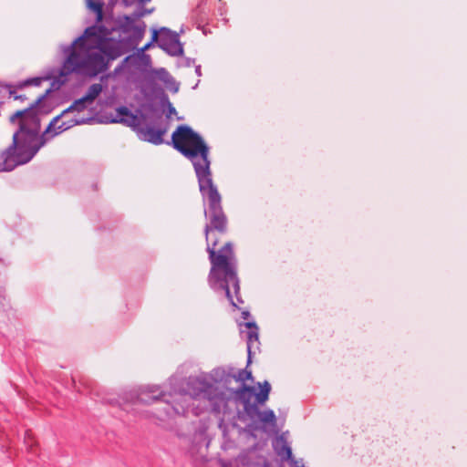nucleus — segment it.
<instances>
[{
    "instance_id": "1",
    "label": "nucleus",
    "mask_w": 467,
    "mask_h": 467,
    "mask_svg": "<svg viewBox=\"0 0 467 467\" xmlns=\"http://www.w3.org/2000/svg\"><path fill=\"white\" fill-rule=\"evenodd\" d=\"M182 155L190 159L195 168L199 187L202 196L209 203L210 225L205 227L207 251L210 254L212 268L209 275V284L213 289H223L233 306H236L231 287L234 294L239 292V281L235 272L234 255L230 243L226 244L216 254L214 247L217 239H212V230L223 233L226 229V217L221 206V195L213 185L209 171V148H176Z\"/></svg>"
},
{
    "instance_id": "2",
    "label": "nucleus",
    "mask_w": 467,
    "mask_h": 467,
    "mask_svg": "<svg viewBox=\"0 0 467 467\" xmlns=\"http://www.w3.org/2000/svg\"><path fill=\"white\" fill-rule=\"evenodd\" d=\"M101 37L98 32L87 33L86 28L70 45H60V48L65 55L75 54L78 61L86 64L85 67H95L99 75L108 70L109 62L115 60L118 53L117 48L106 46Z\"/></svg>"
},
{
    "instance_id": "3",
    "label": "nucleus",
    "mask_w": 467,
    "mask_h": 467,
    "mask_svg": "<svg viewBox=\"0 0 467 467\" xmlns=\"http://www.w3.org/2000/svg\"><path fill=\"white\" fill-rule=\"evenodd\" d=\"M84 65L85 64L77 60L75 54L65 55L62 65L57 70L58 75L56 77L51 76L50 87L41 94L38 99L43 102L52 92L58 90L63 85H65L67 81V77L73 73L88 76L89 78H95L99 75L98 69L92 67L93 69L90 70L91 67H85ZM50 75H52V73H50Z\"/></svg>"
},
{
    "instance_id": "4",
    "label": "nucleus",
    "mask_w": 467,
    "mask_h": 467,
    "mask_svg": "<svg viewBox=\"0 0 467 467\" xmlns=\"http://www.w3.org/2000/svg\"><path fill=\"white\" fill-rule=\"evenodd\" d=\"M115 28L122 34L124 36L117 38L119 43L120 50H123V54L135 49L140 42L144 37L146 32V24L144 21H140L139 24H135V21L129 15L119 16L115 21Z\"/></svg>"
},
{
    "instance_id": "5",
    "label": "nucleus",
    "mask_w": 467,
    "mask_h": 467,
    "mask_svg": "<svg viewBox=\"0 0 467 467\" xmlns=\"http://www.w3.org/2000/svg\"><path fill=\"white\" fill-rule=\"evenodd\" d=\"M150 90L144 93L145 101L140 103L136 112L140 114L142 120L149 118H159L162 114L161 109V96L157 91V88H162L156 83L153 79H150Z\"/></svg>"
},
{
    "instance_id": "6",
    "label": "nucleus",
    "mask_w": 467,
    "mask_h": 467,
    "mask_svg": "<svg viewBox=\"0 0 467 467\" xmlns=\"http://www.w3.org/2000/svg\"><path fill=\"white\" fill-rule=\"evenodd\" d=\"M158 42L156 46L171 57H182L184 54L183 44L180 40V35L166 26L159 29Z\"/></svg>"
},
{
    "instance_id": "7",
    "label": "nucleus",
    "mask_w": 467,
    "mask_h": 467,
    "mask_svg": "<svg viewBox=\"0 0 467 467\" xmlns=\"http://www.w3.org/2000/svg\"><path fill=\"white\" fill-rule=\"evenodd\" d=\"M40 127L31 129L24 120L19 121V128L14 133L9 146H44L47 143L43 134L39 133Z\"/></svg>"
},
{
    "instance_id": "8",
    "label": "nucleus",
    "mask_w": 467,
    "mask_h": 467,
    "mask_svg": "<svg viewBox=\"0 0 467 467\" xmlns=\"http://www.w3.org/2000/svg\"><path fill=\"white\" fill-rule=\"evenodd\" d=\"M39 148H7L1 156L0 171H11L16 165L29 161Z\"/></svg>"
},
{
    "instance_id": "9",
    "label": "nucleus",
    "mask_w": 467,
    "mask_h": 467,
    "mask_svg": "<svg viewBox=\"0 0 467 467\" xmlns=\"http://www.w3.org/2000/svg\"><path fill=\"white\" fill-rule=\"evenodd\" d=\"M171 146H208L202 136L188 124H180L171 134Z\"/></svg>"
},
{
    "instance_id": "10",
    "label": "nucleus",
    "mask_w": 467,
    "mask_h": 467,
    "mask_svg": "<svg viewBox=\"0 0 467 467\" xmlns=\"http://www.w3.org/2000/svg\"><path fill=\"white\" fill-rule=\"evenodd\" d=\"M102 20L100 22H97L87 27V33H93L98 32L99 36H102V40L105 43L106 46H112L113 47L117 48L115 52H119L114 57L115 59L121 57L123 55V50H120L119 43H118L117 38L110 36L113 31H116L115 26L111 28H109L108 26L101 24Z\"/></svg>"
},
{
    "instance_id": "11",
    "label": "nucleus",
    "mask_w": 467,
    "mask_h": 467,
    "mask_svg": "<svg viewBox=\"0 0 467 467\" xmlns=\"http://www.w3.org/2000/svg\"><path fill=\"white\" fill-rule=\"evenodd\" d=\"M244 412L251 420H258L263 424H269L273 429L275 428L276 417L273 410H266L261 411L255 404L246 402L244 404Z\"/></svg>"
},
{
    "instance_id": "12",
    "label": "nucleus",
    "mask_w": 467,
    "mask_h": 467,
    "mask_svg": "<svg viewBox=\"0 0 467 467\" xmlns=\"http://www.w3.org/2000/svg\"><path fill=\"white\" fill-rule=\"evenodd\" d=\"M141 120L140 114L136 111L133 113L127 106H119L116 108V117L110 122L122 123L136 129Z\"/></svg>"
},
{
    "instance_id": "13",
    "label": "nucleus",
    "mask_w": 467,
    "mask_h": 467,
    "mask_svg": "<svg viewBox=\"0 0 467 467\" xmlns=\"http://www.w3.org/2000/svg\"><path fill=\"white\" fill-rule=\"evenodd\" d=\"M42 101L37 98L33 103L24 109L16 110L10 116V122L14 123L16 119L26 117L31 122L37 127H40V119L38 117L37 109L40 108Z\"/></svg>"
},
{
    "instance_id": "14",
    "label": "nucleus",
    "mask_w": 467,
    "mask_h": 467,
    "mask_svg": "<svg viewBox=\"0 0 467 467\" xmlns=\"http://www.w3.org/2000/svg\"><path fill=\"white\" fill-rule=\"evenodd\" d=\"M140 131L145 141L154 145H159L163 142V135L166 130L153 125H146V127L143 129L141 128Z\"/></svg>"
},
{
    "instance_id": "15",
    "label": "nucleus",
    "mask_w": 467,
    "mask_h": 467,
    "mask_svg": "<svg viewBox=\"0 0 467 467\" xmlns=\"http://www.w3.org/2000/svg\"><path fill=\"white\" fill-rule=\"evenodd\" d=\"M273 447L276 454L285 462L291 458L292 450L283 435L276 437L273 441Z\"/></svg>"
},
{
    "instance_id": "16",
    "label": "nucleus",
    "mask_w": 467,
    "mask_h": 467,
    "mask_svg": "<svg viewBox=\"0 0 467 467\" xmlns=\"http://www.w3.org/2000/svg\"><path fill=\"white\" fill-rule=\"evenodd\" d=\"M245 327L249 329L247 332V348L249 354L252 348H257L258 345V328L254 323L247 322Z\"/></svg>"
},
{
    "instance_id": "17",
    "label": "nucleus",
    "mask_w": 467,
    "mask_h": 467,
    "mask_svg": "<svg viewBox=\"0 0 467 467\" xmlns=\"http://www.w3.org/2000/svg\"><path fill=\"white\" fill-rule=\"evenodd\" d=\"M254 451L242 453L230 463V467H254Z\"/></svg>"
},
{
    "instance_id": "18",
    "label": "nucleus",
    "mask_w": 467,
    "mask_h": 467,
    "mask_svg": "<svg viewBox=\"0 0 467 467\" xmlns=\"http://www.w3.org/2000/svg\"><path fill=\"white\" fill-rule=\"evenodd\" d=\"M94 119V118L92 117H88V118H77V117H74L68 120H65V121H62L58 126H57V130H58V132H63L76 125H81V124H85V123H88L90 121H92Z\"/></svg>"
},
{
    "instance_id": "19",
    "label": "nucleus",
    "mask_w": 467,
    "mask_h": 467,
    "mask_svg": "<svg viewBox=\"0 0 467 467\" xmlns=\"http://www.w3.org/2000/svg\"><path fill=\"white\" fill-rule=\"evenodd\" d=\"M86 6L88 10L93 12L97 16V22H100L103 19V7L105 3L103 0H85Z\"/></svg>"
},
{
    "instance_id": "20",
    "label": "nucleus",
    "mask_w": 467,
    "mask_h": 467,
    "mask_svg": "<svg viewBox=\"0 0 467 467\" xmlns=\"http://www.w3.org/2000/svg\"><path fill=\"white\" fill-rule=\"evenodd\" d=\"M61 119V115H57L54 117L51 121L48 123L45 130L42 132L43 137L47 139V141L48 142L51 139H53L55 136L60 134L61 132H58L57 126L59 125L58 122Z\"/></svg>"
},
{
    "instance_id": "21",
    "label": "nucleus",
    "mask_w": 467,
    "mask_h": 467,
    "mask_svg": "<svg viewBox=\"0 0 467 467\" xmlns=\"http://www.w3.org/2000/svg\"><path fill=\"white\" fill-rule=\"evenodd\" d=\"M157 91L159 92V94L161 96V109L162 110V112L164 111V109H167V116L170 117L171 115L172 114H176V109L173 107V105L171 104V102L170 101L169 99V97L168 95L165 93V90L163 88H157Z\"/></svg>"
},
{
    "instance_id": "22",
    "label": "nucleus",
    "mask_w": 467,
    "mask_h": 467,
    "mask_svg": "<svg viewBox=\"0 0 467 467\" xmlns=\"http://www.w3.org/2000/svg\"><path fill=\"white\" fill-rule=\"evenodd\" d=\"M51 79V75L47 74L45 77H34V78H28L21 82H19L16 86L17 88H23L26 86H35L38 87L41 85L43 80H49Z\"/></svg>"
},
{
    "instance_id": "23",
    "label": "nucleus",
    "mask_w": 467,
    "mask_h": 467,
    "mask_svg": "<svg viewBox=\"0 0 467 467\" xmlns=\"http://www.w3.org/2000/svg\"><path fill=\"white\" fill-rule=\"evenodd\" d=\"M258 386L260 388V392L255 394V399L257 403L264 404L268 400L271 386L267 381H265L263 384L258 383Z\"/></svg>"
},
{
    "instance_id": "24",
    "label": "nucleus",
    "mask_w": 467,
    "mask_h": 467,
    "mask_svg": "<svg viewBox=\"0 0 467 467\" xmlns=\"http://www.w3.org/2000/svg\"><path fill=\"white\" fill-rule=\"evenodd\" d=\"M102 92V85L99 83H94L89 86L86 94L83 96L88 103H92Z\"/></svg>"
},
{
    "instance_id": "25",
    "label": "nucleus",
    "mask_w": 467,
    "mask_h": 467,
    "mask_svg": "<svg viewBox=\"0 0 467 467\" xmlns=\"http://www.w3.org/2000/svg\"><path fill=\"white\" fill-rule=\"evenodd\" d=\"M154 12V7L152 8H145L144 6H140L134 10L131 14L129 16H131V18L136 21L140 19L141 17L150 15Z\"/></svg>"
},
{
    "instance_id": "26",
    "label": "nucleus",
    "mask_w": 467,
    "mask_h": 467,
    "mask_svg": "<svg viewBox=\"0 0 467 467\" xmlns=\"http://www.w3.org/2000/svg\"><path fill=\"white\" fill-rule=\"evenodd\" d=\"M163 84L168 83L169 79L171 78V74L164 67H160L156 69H152L151 71Z\"/></svg>"
},
{
    "instance_id": "27",
    "label": "nucleus",
    "mask_w": 467,
    "mask_h": 467,
    "mask_svg": "<svg viewBox=\"0 0 467 467\" xmlns=\"http://www.w3.org/2000/svg\"><path fill=\"white\" fill-rule=\"evenodd\" d=\"M158 34L159 31H155V28H151V36L150 39L144 44V50H149L156 45V42H158Z\"/></svg>"
},
{
    "instance_id": "28",
    "label": "nucleus",
    "mask_w": 467,
    "mask_h": 467,
    "mask_svg": "<svg viewBox=\"0 0 467 467\" xmlns=\"http://www.w3.org/2000/svg\"><path fill=\"white\" fill-rule=\"evenodd\" d=\"M4 87L9 89V96L13 97L15 100L25 101L27 99L26 96L24 94H16V92L14 89H12L11 84L6 83L4 85Z\"/></svg>"
},
{
    "instance_id": "29",
    "label": "nucleus",
    "mask_w": 467,
    "mask_h": 467,
    "mask_svg": "<svg viewBox=\"0 0 467 467\" xmlns=\"http://www.w3.org/2000/svg\"><path fill=\"white\" fill-rule=\"evenodd\" d=\"M87 103H88V101L82 96L73 101V107H75L77 111H82L87 108Z\"/></svg>"
},
{
    "instance_id": "30",
    "label": "nucleus",
    "mask_w": 467,
    "mask_h": 467,
    "mask_svg": "<svg viewBox=\"0 0 467 467\" xmlns=\"http://www.w3.org/2000/svg\"><path fill=\"white\" fill-rule=\"evenodd\" d=\"M120 64L124 68L130 67V66L137 64V57L135 55H128L121 60Z\"/></svg>"
},
{
    "instance_id": "31",
    "label": "nucleus",
    "mask_w": 467,
    "mask_h": 467,
    "mask_svg": "<svg viewBox=\"0 0 467 467\" xmlns=\"http://www.w3.org/2000/svg\"><path fill=\"white\" fill-rule=\"evenodd\" d=\"M166 88L171 92V93H177L180 88V83L177 82L173 77H171L168 83L164 84Z\"/></svg>"
},
{
    "instance_id": "32",
    "label": "nucleus",
    "mask_w": 467,
    "mask_h": 467,
    "mask_svg": "<svg viewBox=\"0 0 467 467\" xmlns=\"http://www.w3.org/2000/svg\"><path fill=\"white\" fill-rule=\"evenodd\" d=\"M285 461L288 462L291 467H304L302 461L296 460L293 457V454L291 455V458H287Z\"/></svg>"
},
{
    "instance_id": "33",
    "label": "nucleus",
    "mask_w": 467,
    "mask_h": 467,
    "mask_svg": "<svg viewBox=\"0 0 467 467\" xmlns=\"http://www.w3.org/2000/svg\"><path fill=\"white\" fill-rule=\"evenodd\" d=\"M139 61H140L145 67H150L151 65V58L150 55H141L140 58H138V62Z\"/></svg>"
},
{
    "instance_id": "34",
    "label": "nucleus",
    "mask_w": 467,
    "mask_h": 467,
    "mask_svg": "<svg viewBox=\"0 0 467 467\" xmlns=\"http://www.w3.org/2000/svg\"><path fill=\"white\" fill-rule=\"evenodd\" d=\"M252 379L251 372L243 370V371L239 372V374H238V379L241 381H244L246 379Z\"/></svg>"
},
{
    "instance_id": "35",
    "label": "nucleus",
    "mask_w": 467,
    "mask_h": 467,
    "mask_svg": "<svg viewBox=\"0 0 467 467\" xmlns=\"http://www.w3.org/2000/svg\"><path fill=\"white\" fill-rule=\"evenodd\" d=\"M219 5L217 6V10L220 16H223L226 13L225 3L223 0H218Z\"/></svg>"
},
{
    "instance_id": "36",
    "label": "nucleus",
    "mask_w": 467,
    "mask_h": 467,
    "mask_svg": "<svg viewBox=\"0 0 467 467\" xmlns=\"http://www.w3.org/2000/svg\"><path fill=\"white\" fill-rule=\"evenodd\" d=\"M210 395H211V388L204 389L202 392L197 394V396H199L201 398H206L208 400H212Z\"/></svg>"
},
{
    "instance_id": "37",
    "label": "nucleus",
    "mask_w": 467,
    "mask_h": 467,
    "mask_svg": "<svg viewBox=\"0 0 467 467\" xmlns=\"http://www.w3.org/2000/svg\"><path fill=\"white\" fill-rule=\"evenodd\" d=\"M194 62H195L194 58L185 57L184 61H183V66L186 67H190L191 66H192L194 64Z\"/></svg>"
},
{
    "instance_id": "38",
    "label": "nucleus",
    "mask_w": 467,
    "mask_h": 467,
    "mask_svg": "<svg viewBox=\"0 0 467 467\" xmlns=\"http://www.w3.org/2000/svg\"><path fill=\"white\" fill-rule=\"evenodd\" d=\"M147 50H144V47H141L138 49L137 53H134L133 55H135V57L138 58H140V56L141 55H147L145 52Z\"/></svg>"
},
{
    "instance_id": "39",
    "label": "nucleus",
    "mask_w": 467,
    "mask_h": 467,
    "mask_svg": "<svg viewBox=\"0 0 467 467\" xmlns=\"http://www.w3.org/2000/svg\"><path fill=\"white\" fill-rule=\"evenodd\" d=\"M147 50H144V47H141L138 49L137 53H134L133 55H135V57L138 58H140V56L141 55H147L145 52Z\"/></svg>"
},
{
    "instance_id": "40",
    "label": "nucleus",
    "mask_w": 467,
    "mask_h": 467,
    "mask_svg": "<svg viewBox=\"0 0 467 467\" xmlns=\"http://www.w3.org/2000/svg\"><path fill=\"white\" fill-rule=\"evenodd\" d=\"M73 110H76V109H75V107H73V103H72L68 108L64 109L59 115H61V118H62L65 114L71 112Z\"/></svg>"
},
{
    "instance_id": "41",
    "label": "nucleus",
    "mask_w": 467,
    "mask_h": 467,
    "mask_svg": "<svg viewBox=\"0 0 467 467\" xmlns=\"http://www.w3.org/2000/svg\"><path fill=\"white\" fill-rule=\"evenodd\" d=\"M121 3L125 7H130L134 4V0H121Z\"/></svg>"
},
{
    "instance_id": "42",
    "label": "nucleus",
    "mask_w": 467,
    "mask_h": 467,
    "mask_svg": "<svg viewBox=\"0 0 467 467\" xmlns=\"http://www.w3.org/2000/svg\"><path fill=\"white\" fill-rule=\"evenodd\" d=\"M124 69L123 66L119 63L114 69V74L118 75Z\"/></svg>"
},
{
    "instance_id": "43",
    "label": "nucleus",
    "mask_w": 467,
    "mask_h": 467,
    "mask_svg": "<svg viewBox=\"0 0 467 467\" xmlns=\"http://www.w3.org/2000/svg\"><path fill=\"white\" fill-rule=\"evenodd\" d=\"M195 74H196L198 77H201V76H202V68H201V65H197V66H195Z\"/></svg>"
},
{
    "instance_id": "44",
    "label": "nucleus",
    "mask_w": 467,
    "mask_h": 467,
    "mask_svg": "<svg viewBox=\"0 0 467 467\" xmlns=\"http://www.w3.org/2000/svg\"><path fill=\"white\" fill-rule=\"evenodd\" d=\"M151 0H137L138 2V5L140 6H144V5H146L147 3L150 2Z\"/></svg>"
},
{
    "instance_id": "45",
    "label": "nucleus",
    "mask_w": 467,
    "mask_h": 467,
    "mask_svg": "<svg viewBox=\"0 0 467 467\" xmlns=\"http://www.w3.org/2000/svg\"><path fill=\"white\" fill-rule=\"evenodd\" d=\"M117 3V0H109V3H108V6L109 7H113Z\"/></svg>"
},
{
    "instance_id": "46",
    "label": "nucleus",
    "mask_w": 467,
    "mask_h": 467,
    "mask_svg": "<svg viewBox=\"0 0 467 467\" xmlns=\"http://www.w3.org/2000/svg\"><path fill=\"white\" fill-rule=\"evenodd\" d=\"M244 390L248 392H254V389L253 387L244 386Z\"/></svg>"
},
{
    "instance_id": "47",
    "label": "nucleus",
    "mask_w": 467,
    "mask_h": 467,
    "mask_svg": "<svg viewBox=\"0 0 467 467\" xmlns=\"http://www.w3.org/2000/svg\"><path fill=\"white\" fill-rule=\"evenodd\" d=\"M202 22H203V19L202 18V19L200 20V23H199V24H198V26H197V28H199V29L201 28V23H202Z\"/></svg>"
},
{
    "instance_id": "48",
    "label": "nucleus",
    "mask_w": 467,
    "mask_h": 467,
    "mask_svg": "<svg viewBox=\"0 0 467 467\" xmlns=\"http://www.w3.org/2000/svg\"><path fill=\"white\" fill-rule=\"evenodd\" d=\"M173 410H175L176 413H180L181 412L180 410L178 408H176V407H174Z\"/></svg>"
},
{
    "instance_id": "49",
    "label": "nucleus",
    "mask_w": 467,
    "mask_h": 467,
    "mask_svg": "<svg viewBox=\"0 0 467 467\" xmlns=\"http://www.w3.org/2000/svg\"><path fill=\"white\" fill-rule=\"evenodd\" d=\"M200 81H198L195 86L192 87L193 89H195L197 87H198V84H199Z\"/></svg>"
},
{
    "instance_id": "50",
    "label": "nucleus",
    "mask_w": 467,
    "mask_h": 467,
    "mask_svg": "<svg viewBox=\"0 0 467 467\" xmlns=\"http://www.w3.org/2000/svg\"><path fill=\"white\" fill-rule=\"evenodd\" d=\"M140 400H141L142 401H144V402H147V401H148V400H146V399H145V398H143V397H141V398H140Z\"/></svg>"
},
{
    "instance_id": "51",
    "label": "nucleus",
    "mask_w": 467,
    "mask_h": 467,
    "mask_svg": "<svg viewBox=\"0 0 467 467\" xmlns=\"http://www.w3.org/2000/svg\"><path fill=\"white\" fill-rule=\"evenodd\" d=\"M4 85H5V84H2V83L0 82V86L4 87Z\"/></svg>"
}]
</instances>
